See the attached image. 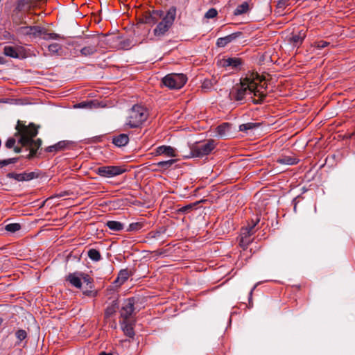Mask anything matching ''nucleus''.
Masks as SVG:
<instances>
[{"mask_svg": "<svg viewBox=\"0 0 355 355\" xmlns=\"http://www.w3.org/2000/svg\"><path fill=\"white\" fill-rule=\"evenodd\" d=\"M258 82L261 83L262 79L257 73L248 74L245 78L241 80L240 85L234 86L230 91L229 96L231 101H242L247 94H253L254 97L252 101L254 104H260L266 98V94L258 88Z\"/></svg>", "mask_w": 355, "mask_h": 355, "instance_id": "f257e3e1", "label": "nucleus"}, {"mask_svg": "<svg viewBox=\"0 0 355 355\" xmlns=\"http://www.w3.org/2000/svg\"><path fill=\"white\" fill-rule=\"evenodd\" d=\"M38 126H36L34 123H30L28 125H26L21 121H18L16 125L17 132L15 136H20L18 143L22 146L27 147L29 150V154L27 155L28 159L33 158L42 146V139H37L34 140L38 133Z\"/></svg>", "mask_w": 355, "mask_h": 355, "instance_id": "f03ea898", "label": "nucleus"}, {"mask_svg": "<svg viewBox=\"0 0 355 355\" xmlns=\"http://www.w3.org/2000/svg\"><path fill=\"white\" fill-rule=\"evenodd\" d=\"M176 12V7L171 6L166 14L163 15V17L156 24L157 26L153 29V35L155 37L160 39L168 33L175 20Z\"/></svg>", "mask_w": 355, "mask_h": 355, "instance_id": "7ed1b4c3", "label": "nucleus"}, {"mask_svg": "<svg viewBox=\"0 0 355 355\" xmlns=\"http://www.w3.org/2000/svg\"><path fill=\"white\" fill-rule=\"evenodd\" d=\"M148 116V112L146 107L135 105L128 112L125 124L131 128H138L146 121Z\"/></svg>", "mask_w": 355, "mask_h": 355, "instance_id": "20e7f679", "label": "nucleus"}, {"mask_svg": "<svg viewBox=\"0 0 355 355\" xmlns=\"http://www.w3.org/2000/svg\"><path fill=\"white\" fill-rule=\"evenodd\" d=\"M215 141L209 139L206 143H196L192 144L190 147V151L188 155H183L186 159L192 157H202L208 155L216 147Z\"/></svg>", "mask_w": 355, "mask_h": 355, "instance_id": "39448f33", "label": "nucleus"}, {"mask_svg": "<svg viewBox=\"0 0 355 355\" xmlns=\"http://www.w3.org/2000/svg\"><path fill=\"white\" fill-rule=\"evenodd\" d=\"M187 78L183 73H170L162 78V83L171 89L182 88L187 83Z\"/></svg>", "mask_w": 355, "mask_h": 355, "instance_id": "423d86ee", "label": "nucleus"}, {"mask_svg": "<svg viewBox=\"0 0 355 355\" xmlns=\"http://www.w3.org/2000/svg\"><path fill=\"white\" fill-rule=\"evenodd\" d=\"M98 175L104 178H111L124 173L126 169L123 166H101L95 169Z\"/></svg>", "mask_w": 355, "mask_h": 355, "instance_id": "0eeeda50", "label": "nucleus"}, {"mask_svg": "<svg viewBox=\"0 0 355 355\" xmlns=\"http://www.w3.org/2000/svg\"><path fill=\"white\" fill-rule=\"evenodd\" d=\"M100 42L101 40L99 37L94 36L86 37L83 44L84 46L80 51L81 55L87 57L96 53L98 51Z\"/></svg>", "mask_w": 355, "mask_h": 355, "instance_id": "6e6552de", "label": "nucleus"}, {"mask_svg": "<svg viewBox=\"0 0 355 355\" xmlns=\"http://www.w3.org/2000/svg\"><path fill=\"white\" fill-rule=\"evenodd\" d=\"M164 13V11L162 10L146 11L143 14L142 23L150 26H154L161 19Z\"/></svg>", "mask_w": 355, "mask_h": 355, "instance_id": "1a4fd4ad", "label": "nucleus"}, {"mask_svg": "<svg viewBox=\"0 0 355 355\" xmlns=\"http://www.w3.org/2000/svg\"><path fill=\"white\" fill-rule=\"evenodd\" d=\"M44 32V28L37 26H21L17 28V33L19 35L29 36L31 37H40Z\"/></svg>", "mask_w": 355, "mask_h": 355, "instance_id": "9d476101", "label": "nucleus"}, {"mask_svg": "<svg viewBox=\"0 0 355 355\" xmlns=\"http://www.w3.org/2000/svg\"><path fill=\"white\" fill-rule=\"evenodd\" d=\"M135 299L128 298L124 300L120 311L121 317L123 320H128L134 311Z\"/></svg>", "mask_w": 355, "mask_h": 355, "instance_id": "9b49d317", "label": "nucleus"}, {"mask_svg": "<svg viewBox=\"0 0 355 355\" xmlns=\"http://www.w3.org/2000/svg\"><path fill=\"white\" fill-rule=\"evenodd\" d=\"M83 282L85 284L83 293L84 295L89 297H94L96 295L97 292L94 290V280L93 279L87 274H83Z\"/></svg>", "mask_w": 355, "mask_h": 355, "instance_id": "f8f14e48", "label": "nucleus"}, {"mask_svg": "<svg viewBox=\"0 0 355 355\" xmlns=\"http://www.w3.org/2000/svg\"><path fill=\"white\" fill-rule=\"evenodd\" d=\"M305 37V31L304 30H300L297 33H292L287 37V41L293 47H299L302 44Z\"/></svg>", "mask_w": 355, "mask_h": 355, "instance_id": "ddd939ff", "label": "nucleus"}, {"mask_svg": "<svg viewBox=\"0 0 355 355\" xmlns=\"http://www.w3.org/2000/svg\"><path fill=\"white\" fill-rule=\"evenodd\" d=\"M155 156L164 155L168 157H175L178 156L176 150L170 146H158L154 153Z\"/></svg>", "mask_w": 355, "mask_h": 355, "instance_id": "4468645a", "label": "nucleus"}, {"mask_svg": "<svg viewBox=\"0 0 355 355\" xmlns=\"http://www.w3.org/2000/svg\"><path fill=\"white\" fill-rule=\"evenodd\" d=\"M6 176L8 178L14 179L18 182L29 181L37 177L34 172H24L22 173H8Z\"/></svg>", "mask_w": 355, "mask_h": 355, "instance_id": "2eb2a0df", "label": "nucleus"}, {"mask_svg": "<svg viewBox=\"0 0 355 355\" xmlns=\"http://www.w3.org/2000/svg\"><path fill=\"white\" fill-rule=\"evenodd\" d=\"M83 274V272H75L73 273H69L66 277V280L69 282L73 286L77 288H81Z\"/></svg>", "mask_w": 355, "mask_h": 355, "instance_id": "dca6fc26", "label": "nucleus"}, {"mask_svg": "<svg viewBox=\"0 0 355 355\" xmlns=\"http://www.w3.org/2000/svg\"><path fill=\"white\" fill-rule=\"evenodd\" d=\"M72 143L69 141H60L57 144L48 146L45 151L47 153H56L69 148Z\"/></svg>", "mask_w": 355, "mask_h": 355, "instance_id": "f3484780", "label": "nucleus"}, {"mask_svg": "<svg viewBox=\"0 0 355 355\" xmlns=\"http://www.w3.org/2000/svg\"><path fill=\"white\" fill-rule=\"evenodd\" d=\"M243 64L242 60L239 58H228L220 61V64L224 67H231L233 69L239 68Z\"/></svg>", "mask_w": 355, "mask_h": 355, "instance_id": "a211bd4d", "label": "nucleus"}, {"mask_svg": "<svg viewBox=\"0 0 355 355\" xmlns=\"http://www.w3.org/2000/svg\"><path fill=\"white\" fill-rule=\"evenodd\" d=\"M129 142V136L122 133L112 137V144L117 147H123Z\"/></svg>", "mask_w": 355, "mask_h": 355, "instance_id": "6ab92c4d", "label": "nucleus"}, {"mask_svg": "<svg viewBox=\"0 0 355 355\" xmlns=\"http://www.w3.org/2000/svg\"><path fill=\"white\" fill-rule=\"evenodd\" d=\"M299 159L294 156L282 155L277 158V162L280 164L295 165L297 164Z\"/></svg>", "mask_w": 355, "mask_h": 355, "instance_id": "aec40b11", "label": "nucleus"}, {"mask_svg": "<svg viewBox=\"0 0 355 355\" xmlns=\"http://www.w3.org/2000/svg\"><path fill=\"white\" fill-rule=\"evenodd\" d=\"M238 34L239 33H232L225 37L218 38L216 42V45L219 47L225 46L227 44L232 42L234 40H235L237 37Z\"/></svg>", "mask_w": 355, "mask_h": 355, "instance_id": "412c9836", "label": "nucleus"}, {"mask_svg": "<svg viewBox=\"0 0 355 355\" xmlns=\"http://www.w3.org/2000/svg\"><path fill=\"white\" fill-rule=\"evenodd\" d=\"M230 130V125L228 123H223L216 128V133L220 137H225Z\"/></svg>", "mask_w": 355, "mask_h": 355, "instance_id": "4be33fe9", "label": "nucleus"}, {"mask_svg": "<svg viewBox=\"0 0 355 355\" xmlns=\"http://www.w3.org/2000/svg\"><path fill=\"white\" fill-rule=\"evenodd\" d=\"M121 324L124 334L130 338H133L135 331L132 324H130L128 320H123Z\"/></svg>", "mask_w": 355, "mask_h": 355, "instance_id": "5701e85b", "label": "nucleus"}, {"mask_svg": "<svg viewBox=\"0 0 355 355\" xmlns=\"http://www.w3.org/2000/svg\"><path fill=\"white\" fill-rule=\"evenodd\" d=\"M106 226L113 232H119L124 227V225L116 220H109L106 223Z\"/></svg>", "mask_w": 355, "mask_h": 355, "instance_id": "b1692460", "label": "nucleus"}, {"mask_svg": "<svg viewBox=\"0 0 355 355\" xmlns=\"http://www.w3.org/2000/svg\"><path fill=\"white\" fill-rule=\"evenodd\" d=\"M3 53L5 55L13 58H18L19 57L18 49L11 46H6L3 49Z\"/></svg>", "mask_w": 355, "mask_h": 355, "instance_id": "393cba45", "label": "nucleus"}, {"mask_svg": "<svg viewBox=\"0 0 355 355\" xmlns=\"http://www.w3.org/2000/svg\"><path fill=\"white\" fill-rule=\"evenodd\" d=\"M130 276V272L128 269L121 270L118 274V277L115 280V283L119 284V285L123 284L125 281L128 280Z\"/></svg>", "mask_w": 355, "mask_h": 355, "instance_id": "a878e982", "label": "nucleus"}, {"mask_svg": "<svg viewBox=\"0 0 355 355\" xmlns=\"http://www.w3.org/2000/svg\"><path fill=\"white\" fill-rule=\"evenodd\" d=\"M260 125H261V123H259L249 122L247 123H243V124L240 125L239 130L241 132H245L246 133H248L249 130L259 128Z\"/></svg>", "mask_w": 355, "mask_h": 355, "instance_id": "bb28decb", "label": "nucleus"}, {"mask_svg": "<svg viewBox=\"0 0 355 355\" xmlns=\"http://www.w3.org/2000/svg\"><path fill=\"white\" fill-rule=\"evenodd\" d=\"M249 10V4L245 1L241 4L239 5L234 11V15L236 16L246 13Z\"/></svg>", "mask_w": 355, "mask_h": 355, "instance_id": "cd10ccee", "label": "nucleus"}, {"mask_svg": "<svg viewBox=\"0 0 355 355\" xmlns=\"http://www.w3.org/2000/svg\"><path fill=\"white\" fill-rule=\"evenodd\" d=\"M242 231L243 232L241 233V237L239 242V245L241 247L245 249L250 243V235L248 234L247 232L244 231L243 230Z\"/></svg>", "mask_w": 355, "mask_h": 355, "instance_id": "c85d7f7f", "label": "nucleus"}, {"mask_svg": "<svg viewBox=\"0 0 355 355\" xmlns=\"http://www.w3.org/2000/svg\"><path fill=\"white\" fill-rule=\"evenodd\" d=\"M87 256L94 261H98L102 259L100 252L96 249H89L87 252Z\"/></svg>", "mask_w": 355, "mask_h": 355, "instance_id": "c756f323", "label": "nucleus"}, {"mask_svg": "<svg viewBox=\"0 0 355 355\" xmlns=\"http://www.w3.org/2000/svg\"><path fill=\"white\" fill-rule=\"evenodd\" d=\"M118 308V303L116 301H113L112 303L108 306L105 311V317L110 318L112 316L116 311Z\"/></svg>", "mask_w": 355, "mask_h": 355, "instance_id": "7c9ffc66", "label": "nucleus"}, {"mask_svg": "<svg viewBox=\"0 0 355 355\" xmlns=\"http://www.w3.org/2000/svg\"><path fill=\"white\" fill-rule=\"evenodd\" d=\"M31 7V3L29 0H19L15 8V10L18 12H21L26 9H28Z\"/></svg>", "mask_w": 355, "mask_h": 355, "instance_id": "2f4dec72", "label": "nucleus"}, {"mask_svg": "<svg viewBox=\"0 0 355 355\" xmlns=\"http://www.w3.org/2000/svg\"><path fill=\"white\" fill-rule=\"evenodd\" d=\"M216 83V80L215 79H205L202 84V89L204 92H208L213 88Z\"/></svg>", "mask_w": 355, "mask_h": 355, "instance_id": "473e14b6", "label": "nucleus"}, {"mask_svg": "<svg viewBox=\"0 0 355 355\" xmlns=\"http://www.w3.org/2000/svg\"><path fill=\"white\" fill-rule=\"evenodd\" d=\"M40 38H42L45 40H59L61 38L60 35L57 33H49L44 28V32L42 34V36H40Z\"/></svg>", "mask_w": 355, "mask_h": 355, "instance_id": "72a5a7b5", "label": "nucleus"}, {"mask_svg": "<svg viewBox=\"0 0 355 355\" xmlns=\"http://www.w3.org/2000/svg\"><path fill=\"white\" fill-rule=\"evenodd\" d=\"M61 49V45L58 43H53L48 46V50L52 55H59V52Z\"/></svg>", "mask_w": 355, "mask_h": 355, "instance_id": "f704fd0d", "label": "nucleus"}, {"mask_svg": "<svg viewBox=\"0 0 355 355\" xmlns=\"http://www.w3.org/2000/svg\"><path fill=\"white\" fill-rule=\"evenodd\" d=\"M176 162V159H168L166 161H161L155 164L158 167L162 169H168Z\"/></svg>", "mask_w": 355, "mask_h": 355, "instance_id": "c9c22d12", "label": "nucleus"}, {"mask_svg": "<svg viewBox=\"0 0 355 355\" xmlns=\"http://www.w3.org/2000/svg\"><path fill=\"white\" fill-rule=\"evenodd\" d=\"M21 229V225L19 223H10L6 225L5 230L8 232L14 233Z\"/></svg>", "mask_w": 355, "mask_h": 355, "instance_id": "e433bc0d", "label": "nucleus"}, {"mask_svg": "<svg viewBox=\"0 0 355 355\" xmlns=\"http://www.w3.org/2000/svg\"><path fill=\"white\" fill-rule=\"evenodd\" d=\"M15 336L18 340V343H19L27 337V333L24 329H19L15 332Z\"/></svg>", "mask_w": 355, "mask_h": 355, "instance_id": "4c0bfd02", "label": "nucleus"}, {"mask_svg": "<svg viewBox=\"0 0 355 355\" xmlns=\"http://www.w3.org/2000/svg\"><path fill=\"white\" fill-rule=\"evenodd\" d=\"M259 222V219L257 218H256V220L252 221L251 224H249L248 227H246L243 230L247 232L248 234L252 235L253 234V229L257 225V224Z\"/></svg>", "mask_w": 355, "mask_h": 355, "instance_id": "58836bf2", "label": "nucleus"}, {"mask_svg": "<svg viewBox=\"0 0 355 355\" xmlns=\"http://www.w3.org/2000/svg\"><path fill=\"white\" fill-rule=\"evenodd\" d=\"M143 227V224L141 223H130L127 229L128 232H136L141 230Z\"/></svg>", "mask_w": 355, "mask_h": 355, "instance_id": "ea45409f", "label": "nucleus"}, {"mask_svg": "<svg viewBox=\"0 0 355 355\" xmlns=\"http://www.w3.org/2000/svg\"><path fill=\"white\" fill-rule=\"evenodd\" d=\"M18 161V158L15 157V158H10V159H4V160H1L0 161V168H3L10 164H15Z\"/></svg>", "mask_w": 355, "mask_h": 355, "instance_id": "a19ab883", "label": "nucleus"}, {"mask_svg": "<svg viewBox=\"0 0 355 355\" xmlns=\"http://www.w3.org/2000/svg\"><path fill=\"white\" fill-rule=\"evenodd\" d=\"M218 15V12L215 8H210L205 13V17L207 19H212L216 17Z\"/></svg>", "mask_w": 355, "mask_h": 355, "instance_id": "79ce46f5", "label": "nucleus"}, {"mask_svg": "<svg viewBox=\"0 0 355 355\" xmlns=\"http://www.w3.org/2000/svg\"><path fill=\"white\" fill-rule=\"evenodd\" d=\"M193 206H194V205H192V204L187 205L186 206L182 207L181 208L178 209V211L179 213H183V214L188 213L189 211H190V210H191V209L193 207Z\"/></svg>", "mask_w": 355, "mask_h": 355, "instance_id": "37998d69", "label": "nucleus"}, {"mask_svg": "<svg viewBox=\"0 0 355 355\" xmlns=\"http://www.w3.org/2000/svg\"><path fill=\"white\" fill-rule=\"evenodd\" d=\"M329 44V42L323 40L318 41L314 43V46L318 49H323Z\"/></svg>", "mask_w": 355, "mask_h": 355, "instance_id": "c03bdc74", "label": "nucleus"}, {"mask_svg": "<svg viewBox=\"0 0 355 355\" xmlns=\"http://www.w3.org/2000/svg\"><path fill=\"white\" fill-rule=\"evenodd\" d=\"M15 143H16L15 139L13 137H10V138L8 139V140L6 141V142L5 144V146L7 148H12L14 147Z\"/></svg>", "mask_w": 355, "mask_h": 355, "instance_id": "a18cd8bd", "label": "nucleus"}, {"mask_svg": "<svg viewBox=\"0 0 355 355\" xmlns=\"http://www.w3.org/2000/svg\"><path fill=\"white\" fill-rule=\"evenodd\" d=\"M256 288V286H254L250 291V293H249V300H250L252 299V293L254 291V290Z\"/></svg>", "mask_w": 355, "mask_h": 355, "instance_id": "49530a36", "label": "nucleus"}, {"mask_svg": "<svg viewBox=\"0 0 355 355\" xmlns=\"http://www.w3.org/2000/svg\"><path fill=\"white\" fill-rule=\"evenodd\" d=\"M14 151L17 153H19L21 151V148L19 147H15Z\"/></svg>", "mask_w": 355, "mask_h": 355, "instance_id": "de8ad7c7", "label": "nucleus"}, {"mask_svg": "<svg viewBox=\"0 0 355 355\" xmlns=\"http://www.w3.org/2000/svg\"><path fill=\"white\" fill-rule=\"evenodd\" d=\"M78 107H86V105L85 103H80L78 104Z\"/></svg>", "mask_w": 355, "mask_h": 355, "instance_id": "09e8293b", "label": "nucleus"}, {"mask_svg": "<svg viewBox=\"0 0 355 355\" xmlns=\"http://www.w3.org/2000/svg\"><path fill=\"white\" fill-rule=\"evenodd\" d=\"M100 355H112V353H107L105 352H102L100 353Z\"/></svg>", "mask_w": 355, "mask_h": 355, "instance_id": "8fccbe9b", "label": "nucleus"}, {"mask_svg": "<svg viewBox=\"0 0 355 355\" xmlns=\"http://www.w3.org/2000/svg\"><path fill=\"white\" fill-rule=\"evenodd\" d=\"M4 62V58L3 57H0V64H3Z\"/></svg>", "mask_w": 355, "mask_h": 355, "instance_id": "3c124183", "label": "nucleus"}, {"mask_svg": "<svg viewBox=\"0 0 355 355\" xmlns=\"http://www.w3.org/2000/svg\"><path fill=\"white\" fill-rule=\"evenodd\" d=\"M2 322H3V319L1 318H0V326L1 325Z\"/></svg>", "mask_w": 355, "mask_h": 355, "instance_id": "603ef678", "label": "nucleus"}]
</instances>
